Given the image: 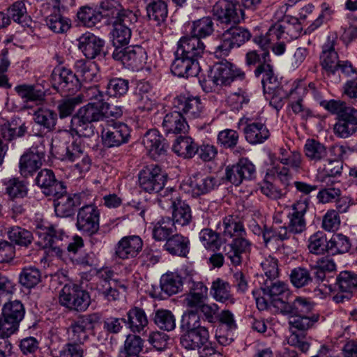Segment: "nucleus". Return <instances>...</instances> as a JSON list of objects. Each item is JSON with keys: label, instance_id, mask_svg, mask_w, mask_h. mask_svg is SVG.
I'll use <instances>...</instances> for the list:
<instances>
[{"label": "nucleus", "instance_id": "obj_52", "mask_svg": "<svg viewBox=\"0 0 357 357\" xmlns=\"http://www.w3.org/2000/svg\"><path fill=\"white\" fill-rule=\"evenodd\" d=\"M107 105L100 102H89L80 107L77 112L79 115L91 121V123L103 121V111Z\"/></svg>", "mask_w": 357, "mask_h": 357}, {"label": "nucleus", "instance_id": "obj_45", "mask_svg": "<svg viewBox=\"0 0 357 357\" xmlns=\"http://www.w3.org/2000/svg\"><path fill=\"white\" fill-rule=\"evenodd\" d=\"M211 295L218 302L234 304L235 299L231 294V285L221 278H216L211 283Z\"/></svg>", "mask_w": 357, "mask_h": 357}, {"label": "nucleus", "instance_id": "obj_13", "mask_svg": "<svg viewBox=\"0 0 357 357\" xmlns=\"http://www.w3.org/2000/svg\"><path fill=\"white\" fill-rule=\"evenodd\" d=\"M91 199L93 197L89 199V202L83 204L78 210L76 222L77 229L89 236L98 231L100 222V211L91 203Z\"/></svg>", "mask_w": 357, "mask_h": 357}, {"label": "nucleus", "instance_id": "obj_4", "mask_svg": "<svg viewBox=\"0 0 357 357\" xmlns=\"http://www.w3.org/2000/svg\"><path fill=\"white\" fill-rule=\"evenodd\" d=\"M59 303L70 311L84 312L91 304L89 294L74 284H66L59 294Z\"/></svg>", "mask_w": 357, "mask_h": 357}, {"label": "nucleus", "instance_id": "obj_10", "mask_svg": "<svg viewBox=\"0 0 357 357\" xmlns=\"http://www.w3.org/2000/svg\"><path fill=\"white\" fill-rule=\"evenodd\" d=\"M24 313V307L21 301L15 300L6 303L0 317V334L10 336L14 333L18 329Z\"/></svg>", "mask_w": 357, "mask_h": 357}, {"label": "nucleus", "instance_id": "obj_5", "mask_svg": "<svg viewBox=\"0 0 357 357\" xmlns=\"http://www.w3.org/2000/svg\"><path fill=\"white\" fill-rule=\"evenodd\" d=\"M302 28L298 19L291 18L290 20H283L282 23L275 24L272 26L265 36L255 37L254 42L259 45L260 50H268V47L275 40H278L284 34L291 35L296 38Z\"/></svg>", "mask_w": 357, "mask_h": 357}, {"label": "nucleus", "instance_id": "obj_16", "mask_svg": "<svg viewBox=\"0 0 357 357\" xmlns=\"http://www.w3.org/2000/svg\"><path fill=\"white\" fill-rule=\"evenodd\" d=\"M52 83L53 88L64 96L73 95L81 87L80 80L75 73L66 68L52 72Z\"/></svg>", "mask_w": 357, "mask_h": 357}, {"label": "nucleus", "instance_id": "obj_49", "mask_svg": "<svg viewBox=\"0 0 357 357\" xmlns=\"http://www.w3.org/2000/svg\"><path fill=\"white\" fill-rule=\"evenodd\" d=\"M197 144L194 139L186 135L178 137L172 146V150L184 158H192L195 155Z\"/></svg>", "mask_w": 357, "mask_h": 357}, {"label": "nucleus", "instance_id": "obj_34", "mask_svg": "<svg viewBox=\"0 0 357 357\" xmlns=\"http://www.w3.org/2000/svg\"><path fill=\"white\" fill-rule=\"evenodd\" d=\"M357 131V109L349 110L348 113L338 118L334 126L335 134L342 138H347Z\"/></svg>", "mask_w": 357, "mask_h": 357}, {"label": "nucleus", "instance_id": "obj_29", "mask_svg": "<svg viewBox=\"0 0 357 357\" xmlns=\"http://www.w3.org/2000/svg\"><path fill=\"white\" fill-rule=\"evenodd\" d=\"M130 136L129 127L123 123H114L102 134L103 144L109 148L119 146L127 143Z\"/></svg>", "mask_w": 357, "mask_h": 357}, {"label": "nucleus", "instance_id": "obj_40", "mask_svg": "<svg viewBox=\"0 0 357 357\" xmlns=\"http://www.w3.org/2000/svg\"><path fill=\"white\" fill-rule=\"evenodd\" d=\"M305 157L314 164L325 162L328 156L327 147L314 139H307L303 147Z\"/></svg>", "mask_w": 357, "mask_h": 357}, {"label": "nucleus", "instance_id": "obj_58", "mask_svg": "<svg viewBox=\"0 0 357 357\" xmlns=\"http://www.w3.org/2000/svg\"><path fill=\"white\" fill-rule=\"evenodd\" d=\"M129 89V81L121 77L110 79L106 86L105 93L109 97L121 98L125 96Z\"/></svg>", "mask_w": 357, "mask_h": 357}, {"label": "nucleus", "instance_id": "obj_53", "mask_svg": "<svg viewBox=\"0 0 357 357\" xmlns=\"http://www.w3.org/2000/svg\"><path fill=\"white\" fill-rule=\"evenodd\" d=\"M42 273L39 268L29 266L22 268L19 275L20 284L26 289L35 287L41 282Z\"/></svg>", "mask_w": 357, "mask_h": 357}, {"label": "nucleus", "instance_id": "obj_25", "mask_svg": "<svg viewBox=\"0 0 357 357\" xmlns=\"http://www.w3.org/2000/svg\"><path fill=\"white\" fill-rule=\"evenodd\" d=\"M314 307V303L310 299L297 296L292 303H287L277 300L275 308L283 314L303 315L312 314L311 312Z\"/></svg>", "mask_w": 357, "mask_h": 357}, {"label": "nucleus", "instance_id": "obj_63", "mask_svg": "<svg viewBox=\"0 0 357 357\" xmlns=\"http://www.w3.org/2000/svg\"><path fill=\"white\" fill-rule=\"evenodd\" d=\"M319 105L332 114L337 115L338 118L346 114L349 110L355 109L349 106L346 102L341 100H319Z\"/></svg>", "mask_w": 357, "mask_h": 357}, {"label": "nucleus", "instance_id": "obj_64", "mask_svg": "<svg viewBox=\"0 0 357 357\" xmlns=\"http://www.w3.org/2000/svg\"><path fill=\"white\" fill-rule=\"evenodd\" d=\"M6 192L11 199L23 198L28 193L26 183L17 178H13L4 183Z\"/></svg>", "mask_w": 357, "mask_h": 357}, {"label": "nucleus", "instance_id": "obj_28", "mask_svg": "<svg viewBox=\"0 0 357 357\" xmlns=\"http://www.w3.org/2000/svg\"><path fill=\"white\" fill-rule=\"evenodd\" d=\"M199 70L198 61H195L185 55H178L176 50L175 59L171 66V70L174 75L186 78L196 77L199 74Z\"/></svg>", "mask_w": 357, "mask_h": 357}, {"label": "nucleus", "instance_id": "obj_32", "mask_svg": "<svg viewBox=\"0 0 357 357\" xmlns=\"http://www.w3.org/2000/svg\"><path fill=\"white\" fill-rule=\"evenodd\" d=\"M104 45L103 40L90 32L82 34L78 38L79 49L89 59H93L100 55Z\"/></svg>", "mask_w": 357, "mask_h": 357}, {"label": "nucleus", "instance_id": "obj_38", "mask_svg": "<svg viewBox=\"0 0 357 357\" xmlns=\"http://www.w3.org/2000/svg\"><path fill=\"white\" fill-rule=\"evenodd\" d=\"M162 127L167 133L174 134H185L189 129L186 118L178 111L167 114L163 119Z\"/></svg>", "mask_w": 357, "mask_h": 357}, {"label": "nucleus", "instance_id": "obj_20", "mask_svg": "<svg viewBox=\"0 0 357 357\" xmlns=\"http://www.w3.org/2000/svg\"><path fill=\"white\" fill-rule=\"evenodd\" d=\"M335 288L338 292L333 296L334 301H349L357 290V274L351 271H341L336 278Z\"/></svg>", "mask_w": 357, "mask_h": 357}, {"label": "nucleus", "instance_id": "obj_21", "mask_svg": "<svg viewBox=\"0 0 357 357\" xmlns=\"http://www.w3.org/2000/svg\"><path fill=\"white\" fill-rule=\"evenodd\" d=\"M173 105L181 114L189 119H195L203 116L204 105L198 96L179 95L174 99Z\"/></svg>", "mask_w": 357, "mask_h": 357}, {"label": "nucleus", "instance_id": "obj_11", "mask_svg": "<svg viewBox=\"0 0 357 357\" xmlns=\"http://www.w3.org/2000/svg\"><path fill=\"white\" fill-rule=\"evenodd\" d=\"M271 61L268 50H250L245 55L247 66L257 65L254 71L255 77H259L263 75L261 84H267L275 82V75Z\"/></svg>", "mask_w": 357, "mask_h": 357}, {"label": "nucleus", "instance_id": "obj_23", "mask_svg": "<svg viewBox=\"0 0 357 357\" xmlns=\"http://www.w3.org/2000/svg\"><path fill=\"white\" fill-rule=\"evenodd\" d=\"M36 184L47 197H52L64 192V184L57 180L52 170L41 169L35 179Z\"/></svg>", "mask_w": 357, "mask_h": 357}, {"label": "nucleus", "instance_id": "obj_15", "mask_svg": "<svg viewBox=\"0 0 357 357\" xmlns=\"http://www.w3.org/2000/svg\"><path fill=\"white\" fill-rule=\"evenodd\" d=\"M112 57L132 70L142 68L147 59L145 50L140 45L128 46L125 48L115 47Z\"/></svg>", "mask_w": 357, "mask_h": 357}, {"label": "nucleus", "instance_id": "obj_36", "mask_svg": "<svg viewBox=\"0 0 357 357\" xmlns=\"http://www.w3.org/2000/svg\"><path fill=\"white\" fill-rule=\"evenodd\" d=\"M208 296V288L202 282H192L189 292L183 300L188 308L198 310Z\"/></svg>", "mask_w": 357, "mask_h": 357}, {"label": "nucleus", "instance_id": "obj_60", "mask_svg": "<svg viewBox=\"0 0 357 357\" xmlns=\"http://www.w3.org/2000/svg\"><path fill=\"white\" fill-rule=\"evenodd\" d=\"M153 320L155 325L163 331H172L176 328V319L170 310H158Z\"/></svg>", "mask_w": 357, "mask_h": 357}, {"label": "nucleus", "instance_id": "obj_50", "mask_svg": "<svg viewBox=\"0 0 357 357\" xmlns=\"http://www.w3.org/2000/svg\"><path fill=\"white\" fill-rule=\"evenodd\" d=\"M351 245L348 236L340 233L334 234L326 244L327 252L332 255L343 254L349 250Z\"/></svg>", "mask_w": 357, "mask_h": 357}, {"label": "nucleus", "instance_id": "obj_18", "mask_svg": "<svg viewBox=\"0 0 357 357\" xmlns=\"http://www.w3.org/2000/svg\"><path fill=\"white\" fill-rule=\"evenodd\" d=\"M124 13L122 14V18L112 22V42L116 47H121L128 44L132 26L137 21V16L132 11H126Z\"/></svg>", "mask_w": 357, "mask_h": 357}, {"label": "nucleus", "instance_id": "obj_12", "mask_svg": "<svg viewBox=\"0 0 357 357\" xmlns=\"http://www.w3.org/2000/svg\"><path fill=\"white\" fill-rule=\"evenodd\" d=\"M251 36L248 29L239 26H231L223 32L222 43L216 47L215 53L220 56H227L231 49L239 47L248 41Z\"/></svg>", "mask_w": 357, "mask_h": 357}, {"label": "nucleus", "instance_id": "obj_9", "mask_svg": "<svg viewBox=\"0 0 357 357\" xmlns=\"http://www.w3.org/2000/svg\"><path fill=\"white\" fill-rule=\"evenodd\" d=\"M54 197V205L55 213L59 217H70L74 214L76 207L89 202V199L92 198V195L89 192H81L75 194H68L66 192V186L64 192Z\"/></svg>", "mask_w": 357, "mask_h": 357}, {"label": "nucleus", "instance_id": "obj_42", "mask_svg": "<svg viewBox=\"0 0 357 357\" xmlns=\"http://www.w3.org/2000/svg\"><path fill=\"white\" fill-rule=\"evenodd\" d=\"M75 74L80 82H89L98 79V68L93 62L78 59L74 63Z\"/></svg>", "mask_w": 357, "mask_h": 357}, {"label": "nucleus", "instance_id": "obj_27", "mask_svg": "<svg viewBox=\"0 0 357 357\" xmlns=\"http://www.w3.org/2000/svg\"><path fill=\"white\" fill-rule=\"evenodd\" d=\"M142 144L149 155L154 160H158L161 155L166 154L168 144L157 130H148L144 135Z\"/></svg>", "mask_w": 357, "mask_h": 357}, {"label": "nucleus", "instance_id": "obj_22", "mask_svg": "<svg viewBox=\"0 0 357 357\" xmlns=\"http://www.w3.org/2000/svg\"><path fill=\"white\" fill-rule=\"evenodd\" d=\"M142 247L143 241L139 236H124L116 244L114 255L120 259L134 258L142 251Z\"/></svg>", "mask_w": 357, "mask_h": 357}, {"label": "nucleus", "instance_id": "obj_43", "mask_svg": "<svg viewBox=\"0 0 357 357\" xmlns=\"http://www.w3.org/2000/svg\"><path fill=\"white\" fill-rule=\"evenodd\" d=\"M146 3L147 17L153 20L157 25L163 23L168 14L167 4L165 0H144Z\"/></svg>", "mask_w": 357, "mask_h": 357}, {"label": "nucleus", "instance_id": "obj_41", "mask_svg": "<svg viewBox=\"0 0 357 357\" xmlns=\"http://www.w3.org/2000/svg\"><path fill=\"white\" fill-rule=\"evenodd\" d=\"M261 289L265 295L271 298V303L275 307V301L280 300L284 301L282 296L289 294L287 284L276 279L266 280L261 286Z\"/></svg>", "mask_w": 357, "mask_h": 357}, {"label": "nucleus", "instance_id": "obj_46", "mask_svg": "<svg viewBox=\"0 0 357 357\" xmlns=\"http://www.w3.org/2000/svg\"><path fill=\"white\" fill-rule=\"evenodd\" d=\"M262 85L266 98L269 100L270 105L277 111H280L284 105V94L282 88L278 86L279 82L277 77L275 76V83L273 82V83L262 84Z\"/></svg>", "mask_w": 357, "mask_h": 357}, {"label": "nucleus", "instance_id": "obj_62", "mask_svg": "<svg viewBox=\"0 0 357 357\" xmlns=\"http://www.w3.org/2000/svg\"><path fill=\"white\" fill-rule=\"evenodd\" d=\"M45 22L47 26L56 33H65L70 27V20L63 17L59 12H55L47 16Z\"/></svg>", "mask_w": 357, "mask_h": 357}, {"label": "nucleus", "instance_id": "obj_39", "mask_svg": "<svg viewBox=\"0 0 357 357\" xmlns=\"http://www.w3.org/2000/svg\"><path fill=\"white\" fill-rule=\"evenodd\" d=\"M128 328L134 333H140L147 327V316L142 308L132 307L127 312V319H123Z\"/></svg>", "mask_w": 357, "mask_h": 357}, {"label": "nucleus", "instance_id": "obj_30", "mask_svg": "<svg viewBox=\"0 0 357 357\" xmlns=\"http://www.w3.org/2000/svg\"><path fill=\"white\" fill-rule=\"evenodd\" d=\"M38 229H42L43 231L39 230L36 231L39 238H41L40 243L45 248L48 249V252H52L56 255H60L62 252L60 243L62 240V231H57L54 227H45L42 229L40 226L37 227Z\"/></svg>", "mask_w": 357, "mask_h": 357}, {"label": "nucleus", "instance_id": "obj_55", "mask_svg": "<svg viewBox=\"0 0 357 357\" xmlns=\"http://www.w3.org/2000/svg\"><path fill=\"white\" fill-rule=\"evenodd\" d=\"M71 130L79 137H89L94 134L95 127L93 123L77 113L72 117Z\"/></svg>", "mask_w": 357, "mask_h": 357}, {"label": "nucleus", "instance_id": "obj_8", "mask_svg": "<svg viewBox=\"0 0 357 357\" xmlns=\"http://www.w3.org/2000/svg\"><path fill=\"white\" fill-rule=\"evenodd\" d=\"M46 142L47 144H50L49 140H45L39 137L35 145L32 146L29 151L21 156L20 172L24 177L31 176L42 166L46 153Z\"/></svg>", "mask_w": 357, "mask_h": 357}, {"label": "nucleus", "instance_id": "obj_48", "mask_svg": "<svg viewBox=\"0 0 357 357\" xmlns=\"http://www.w3.org/2000/svg\"><path fill=\"white\" fill-rule=\"evenodd\" d=\"M151 89V85L146 82L137 83L133 97L138 109L147 111L151 109L153 103L149 97Z\"/></svg>", "mask_w": 357, "mask_h": 357}, {"label": "nucleus", "instance_id": "obj_2", "mask_svg": "<svg viewBox=\"0 0 357 357\" xmlns=\"http://www.w3.org/2000/svg\"><path fill=\"white\" fill-rule=\"evenodd\" d=\"M245 74L241 69L235 68L228 61L215 64L206 77L199 79L204 91H218L222 86L229 85L235 79H243Z\"/></svg>", "mask_w": 357, "mask_h": 357}, {"label": "nucleus", "instance_id": "obj_19", "mask_svg": "<svg viewBox=\"0 0 357 357\" xmlns=\"http://www.w3.org/2000/svg\"><path fill=\"white\" fill-rule=\"evenodd\" d=\"M256 168L248 158H241L234 165L227 166L225 169V178L236 186L244 180H252L255 177Z\"/></svg>", "mask_w": 357, "mask_h": 357}, {"label": "nucleus", "instance_id": "obj_3", "mask_svg": "<svg viewBox=\"0 0 357 357\" xmlns=\"http://www.w3.org/2000/svg\"><path fill=\"white\" fill-rule=\"evenodd\" d=\"M319 314L291 315L289 324L291 330L293 328L305 331L312 328L319 319ZM303 333H298L291 331V335L287 337V343L293 347L298 348L302 352L305 353L310 347V344L305 340Z\"/></svg>", "mask_w": 357, "mask_h": 357}, {"label": "nucleus", "instance_id": "obj_14", "mask_svg": "<svg viewBox=\"0 0 357 357\" xmlns=\"http://www.w3.org/2000/svg\"><path fill=\"white\" fill-rule=\"evenodd\" d=\"M213 13L222 24H237L245 16L236 0H218L213 6Z\"/></svg>", "mask_w": 357, "mask_h": 357}, {"label": "nucleus", "instance_id": "obj_33", "mask_svg": "<svg viewBox=\"0 0 357 357\" xmlns=\"http://www.w3.org/2000/svg\"><path fill=\"white\" fill-rule=\"evenodd\" d=\"M243 133L245 140L252 145L264 143L271 135L270 131L265 123L252 122L248 119L243 128Z\"/></svg>", "mask_w": 357, "mask_h": 357}, {"label": "nucleus", "instance_id": "obj_61", "mask_svg": "<svg viewBox=\"0 0 357 357\" xmlns=\"http://www.w3.org/2000/svg\"><path fill=\"white\" fill-rule=\"evenodd\" d=\"M8 15L15 22L21 24L23 26H29L31 22L30 17L27 14L25 3L22 1L15 2L8 10Z\"/></svg>", "mask_w": 357, "mask_h": 357}, {"label": "nucleus", "instance_id": "obj_6", "mask_svg": "<svg viewBox=\"0 0 357 357\" xmlns=\"http://www.w3.org/2000/svg\"><path fill=\"white\" fill-rule=\"evenodd\" d=\"M56 139H52V146L56 149V153L60 155L62 160L75 162V169L79 173L88 172L91 165V160L84 152L83 146L76 141L66 146L54 145Z\"/></svg>", "mask_w": 357, "mask_h": 357}, {"label": "nucleus", "instance_id": "obj_26", "mask_svg": "<svg viewBox=\"0 0 357 357\" xmlns=\"http://www.w3.org/2000/svg\"><path fill=\"white\" fill-rule=\"evenodd\" d=\"M309 199L305 198L296 202L293 206L292 213L288 215L289 222L286 228L288 229L289 233L301 234L306 229V222L304 215L308 209Z\"/></svg>", "mask_w": 357, "mask_h": 357}, {"label": "nucleus", "instance_id": "obj_24", "mask_svg": "<svg viewBox=\"0 0 357 357\" xmlns=\"http://www.w3.org/2000/svg\"><path fill=\"white\" fill-rule=\"evenodd\" d=\"M177 50L178 55H185L198 61L206 52V45L199 38L186 34L178 41Z\"/></svg>", "mask_w": 357, "mask_h": 357}, {"label": "nucleus", "instance_id": "obj_59", "mask_svg": "<svg viewBox=\"0 0 357 357\" xmlns=\"http://www.w3.org/2000/svg\"><path fill=\"white\" fill-rule=\"evenodd\" d=\"M24 123L18 125L16 120L3 123L0 127L1 137L8 141H11L17 137H22L26 132Z\"/></svg>", "mask_w": 357, "mask_h": 357}, {"label": "nucleus", "instance_id": "obj_31", "mask_svg": "<svg viewBox=\"0 0 357 357\" xmlns=\"http://www.w3.org/2000/svg\"><path fill=\"white\" fill-rule=\"evenodd\" d=\"M162 248L172 256L187 257L190 250V241L188 236L177 233L167 239Z\"/></svg>", "mask_w": 357, "mask_h": 357}, {"label": "nucleus", "instance_id": "obj_37", "mask_svg": "<svg viewBox=\"0 0 357 357\" xmlns=\"http://www.w3.org/2000/svg\"><path fill=\"white\" fill-rule=\"evenodd\" d=\"M340 63L337 53L334 48V40H328L323 46L320 56V64L327 75H335Z\"/></svg>", "mask_w": 357, "mask_h": 357}, {"label": "nucleus", "instance_id": "obj_7", "mask_svg": "<svg viewBox=\"0 0 357 357\" xmlns=\"http://www.w3.org/2000/svg\"><path fill=\"white\" fill-rule=\"evenodd\" d=\"M167 180V174L155 164L144 167L138 174L139 188L148 193H158L163 190Z\"/></svg>", "mask_w": 357, "mask_h": 357}, {"label": "nucleus", "instance_id": "obj_57", "mask_svg": "<svg viewBox=\"0 0 357 357\" xmlns=\"http://www.w3.org/2000/svg\"><path fill=\"white\" fill-rule=\"evenodd\" d=\"M173 226L170 218H162L158 222L155 223L152 231L153 238L156 241H167V239L170 237L173 233Z\"/></svg>", "mask_w": 357, "mask_h": 357}, {"label": "nucleus", "instance_id": "obj_17", "mask_svg": "<svg viewBox=\"0 0 357 357\" xmlns=\"http://www.w3.org/2000/svg\"><path fill=\"white\" fill-rule=\"evenodd\" d=\"M220 184L219 180L214 176L197 173L190 176L187 181L183 182L181 188L186 193L191 194L193 197H197L211 192Z\"/></svg>", "mask_w": 357, "mask_h": 357}, {"label": "nucleus", "instance_id": "obj_51", "mask_svg": "<svg viewBox=\"0 0 357 357\" xmlns=\"http://www.w3.org/2000/svg\"><path fill=\"white\" fill-rule=\"evenodd\" d=\"M214 31L213 22L210 17H204L192 22L189 35L203 40Z\"/></svg>", "mask_w": 357, "mask_h": 357}, {"label": "nucleus", "instance_id": "obj_35", "mask_svg": "<svg viewBox=\"0 0 357 357\" xmlns=\"http://www.w3.org/2000/svg\"><path fill=\"white\" fill-rule=\"evenodd\" d=\"M209 339L207 328L185 331L180 337L181 346L187 350H196L204 347Z\"/></svg>", "mask_w": 357, "mask_h": 357}, {"label": "nucleus", "instance_id": "obj_1", "mask_svg": "<svg viewBox=\"0 0 357 357\" xmlns=\"http://www.w3.org/2000/svg\"><path fill=\"white\" fill-rule=\"evenodd\" d=\"M218 228L225 241L227 238H232L231 242L223 248L225 256L230 260L232 265H240L242 263L243 254L249 252L252 245L245 238L246 231L242 222L237 217L229 215L222 220Z\"/></svg>", "mask_w": 357, "mask_h": 357}, {"label": "nucleus", "instance_id": "obj_56", "mask_svg": "<svg viewBox=\"0 0 357 357\" xmlns=\"http://www.w3.org/2000/svg\"><path fill=\"white\" fill-rule=\"evenodd\" d=\"M181 278L174 273L163 275L160 279V288L162 292L167 296L178 293L182 288Z\"/></svg>", "mask_w": 357, "mask_h": 357}, {"label": "nucleus", "instance_id": "obj_54", "mask_svg": "<svg viewBox=\"0 0 357 357\" xmlns=\"http://www.w3.org/2000/svg\"><path fill=\"white\" fill-rule=\"evenodd\" d=\"M34 121L43 126L47 131H53L55 129L57 114L49 109L40 108L37 109L33 114Z\"/></svg>", "mask_w": 357, "mask_h": 357}, {"label": "nucleus", "instance_id": "obj_44", "mask_svg": "<svg viewBox=\"0 0 357 357\" xmlns=\"http://www.w3.org/2000/svg\"><path fill=\"white\" fill-rule=\"evenodd\" d=\"M172 223L183 227L188 225L192 221V212L190 206L182 201L176 199L172 202Z\"/></svg>", "mask_w": 357, "mask_h": 357}, {"label": "nucleus", "instance_id": "obj_47", "mask_svg": "<svg viewBox=\"0 0 357 357\" xmlns=\"http://www.w3.org/2000/svg\"><path fill=\"white\" fill-rule=\"evenodd\" d=\"M15 91L24 102L42 101L45 91L38 84H20L15 87Z\"/></svg>", "mask_w": 357, "mask_h": 357}]
</instances>
